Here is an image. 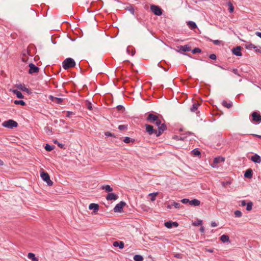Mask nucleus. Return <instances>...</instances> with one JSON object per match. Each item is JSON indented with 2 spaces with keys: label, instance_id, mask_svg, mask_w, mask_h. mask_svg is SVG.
<instances>
[{
  "label": "nucleus",
  "instance_id": "1",
  "mask_svg": "<svg viewBox=\"0 0 261 261\" xmlns=\"http://www.w3.org/2000/svg\"><path fill=\"white\" fill-rule=\"evenodd\" d=\"M35 49L33 45H29L27 49H23L21 54L22 62L29 63L32 62V58L35 54Z\"/></svg>",
  "mask_w": 261,
  "mask_h": 261
},
{
  "label": "nucleus",
  "instance_id": "2",
  "mask_svg": "<svg viewBox=\"0 0 261 261\" xmlns=\"http://www.w3.org/2000/svg\"><path fill=\"white\" fill-rule=\"evenodd\" d=\"M145 126L146 128V132L149 135L154 134L156 136V137L160 136L166 129L165 125L163 123H162L160 126L158 127V130H156L154 129H153V127L149 124H145Z\"/></svg>",
  "mask_w": 261,
  "mask_h": 261
},
{
  "label": "nucleus",
  "instance_id": "3",
  "mask_svg": "<svg viewBox=\"0 0 261 261\" xmlns=\"http://www.w3.org/2000/svg\"><path fill=\"white\" fill-rule=\"evenodd\" d=\"M146 119L151 123H155L158 127L160 126L162 124L161 121L159 119L158 116L153 114H149Z\"/></svg>",
  "mask_w": 261,
  "mask_h": 261
},
{
  "label": "nucleus",
  "instance_id": "4",
  "mask_svg": "<svg viewBox=\"0 0 261 261\" xmlns=\"http://www.w3.org/2000/svg\"><path fill=\"white\" fill-rule=\"evenodd\" d=\"M75 62L72 58H68L66 59L62 63V66L64 69H68L74 67Z\"/></svg>",
  "mask_w": 261,
  "mask_h": 261
},
{
  "label": "nucleus",
  "instance_id": "5",
  "mask_svg": "<svg viewBox=\"0 0 261 261\" xmlns=\"http://www.w3.org/2000/svg\"><path fill=\"white\" fill-rule=\"evenodd\" d=\"M2 125L4 127H7L8 128H12L13 127H17L18 125V124H17V122H16L15 121L10 119V120H8L7 121H4Z\"/></svg>",
  "mask_w": 261,
  "mask_h": 261
},
{
  "label": "nucleus",
  "instance_id": "6",
  "mask_svg": "<svg viewBox=\"0 0 261 261\" xmlns=\"http://www.w3.org/2000/svg\"><path fill=\"white\" fill-rule=\"evenodd\" d=\"M150 9L151 11L156 15L160 16L162 14L161 9L157 6L152 5L150 7Z\"/></svg>",
  "mask_w": 261,
  "mask_h": 261
},
{
  "label": "nucleus",
  "instance_id": "7",
  "mask_svg": "<svg viewBox=\"0 0 261 261\" xmlns=\"http://www.w3.org/2000/svg\"><path fill=\"white\" fill-rule=\"evenodd\" d=\"M29 66L30 67L29 73L32 74L34 73H37L39 71V68L33 64L32 62L29 63Z\"/></svg>",
  "mask_w": 261,
  "mask_h": 261
},
{
  "label": "nucleus",
  "instance_id": "8",
  "mask_svg": "<svg viewBox=\"0 0 261 261\" xmlns=\"http://www.w3.org/2000/svg\"><path fill=\"white\" fill-rule=\"evenodd\" d=\"M252 117V121L257 123L261 122V116L257 112H254L251 114Z\"/></svg>",
  "mask_w": 261,
  "mask_h": 261
},
{
  "label": "nucleus",
  "instance_id": "9",
  "mask_svg": "<svg viewBox=\"0 0 261 261\" xmlns=\"http://www.w3.org/2000/svg\"><path fill=\"white\" fill-rule=\"evenodd\" d=\"M125 205V203L123 201H121L120 203H118L114 208V211L115 212H121L122 208Z\"/></svg>",
  "mask_w": 261,
  "mask_h": 261
},
{
  "label": "nucleus",
  "instance_id": "10",
  "mask_svg": "<svg viewBox=\"0 0 261 261\" xmlns=\"http://www.w3.org/2000/svg\"><path fill=\"white\" fill-rule=\"evenodd\" d=\"M40 176L43 180L45 181L46 183L49 185V174L47 173L42 171L40 173Z\"/></svg>",
  "mask_w": 261,
  "mask_h": 261
},
{
  "label": "nucleus",
  "instance_id": "11",
  "mask_svg": "<svg viewBox=\"0 0 261 261\" xmlns=\"http://www.w3.org/2000/svg\"><path fill=\"white\" fill-rule=\"evenodd\" d=\"M89 208L90 210H93V213H96L99 210V205L95 203H91L89 205Z\"/></svg>",
  "mask_w": 261,
  "mask_h": 261
},
{
  "label": "nucleus",
  "instance_id": "12",
  "mask_svg": "<svg viewBox=\"0 0 261 261\" xmlns=\"http://www.w3.org/2000/svg\"><path fill=\"white\" fill-rule=\"evenodd\" d=\"M251 160L254 163L258 164L261 163V158L257 154H255V155L252 156L251 158Z\"/></svg>",
  "mask_w": 261,
  "mask_h": 261
},
{
  "label": "nucleus",
  "instance_id": "13",
  "mask_svg": "<svg viewBox=\"0 0 261 261\" xmlns=\"http://www.w3.org/2000/svg\"><path fill=\"white\" fill-rule=\"evenodd\" d=\"M241 47L240 46H237V47L233 48L232 51L234 55L237 56H241L242 53L241 51Z\"/></svg>",
  "mask_w": 261,
  "mask_h": 261
},
{
  "label": "nucleus",
  "instance_id": "14",
  "mask_svg": "<svg viewBox=\"0 0 261 261\" xmlns=\"http://www.w3.org/2000/svg\"><path fill=\"white\" fill-rule=\"evenodd\" d=\"M108 200H116L118 198V196L113 193H109L106 197Z\"/></svg>",
  "mask_w": 261,
  "mask_h": 261
},
{
  "label": "nucleus",
  "instance_id": "15",
  "mask_svg": "<svg viewBox=\"0 0 261 261\" xmlns=\"http://www.w3.org/2000/svg\"><path fill=\"white\" fill-rule=\"evenodd\" d=\"M50 100H51L52 101H53L56 103H58V104L61 103L63 100V99L62 98L54 97L53 96H50Z\"/></svg>",
  "mask_w": 261,
  "mask_h": 261
},
{
  "label": "nucleus",
  "instance_id": "16",
  "mask_svg": "<svg viewBox=\"0 0 261 261\" xmlns=\"http://www.w3.org/2000/svg\"><path fill=\"white\" fill-rule=\"evenodd\" d=\"M244 176L246 178H251L252 176V170L251 169L247 170L244 174Z\"/></svg>",
  "mask_w": 261,
  "mask_h": 261
},
{
  "label": "nucleus",
  "instance_id": "17",
  "mask_svg": "<svg viewBox=\"0 0 261 261\" xmlns=\"http://www.w3.org/2000/svg\"><path fill=\"white\" fill-rule=\"evenodd\" d=\"M113 246L114 247H119L120 249L124 248V243L122 242L115 241L113 243Z\"/></svg>",
  "mask_w": 261,
  "mask_h": 261
},
{
  "label": "nucleus",
  "instance_id": "18",
  "mask_svg": "<svg viewBox=\"0 0 261 261\" xmlns=\"http://www.w3.org/2000/svg\"><path fill=\"white\" fill-rule=\"evenodd\" d=\"M17 87L19 89L22 90V91H25V92L29 93V90L25 87V86L24 85H22V84L17 85Z\"/></svg>",
  "mask_w": 261,
  "mask_h": 261
},
{
  "label": "nucleus",
  "instance_id": "19",
  "mask_svg": "<svg viewBox=\"0 0 261 261\" xmlns=\"http://www.w3.org/2000/svg\"><path fill=\"white\" fill-rule=\"evenodd\" d=\"M28 257L31 259L32 261H39L38 258L35 256L34 253H29L28 254Z\"/></svg>",
  "mask_w": 261,
  "mask_h": 261
},
{
  "label": "nucleus",
  "instance_id": "20",
  "mask_svg": "<svg viewBox=\"0 0 261 261\" xmlns=\"http://www.w3.org/2000/svg\"><path fill=\"white\" fill-rule=\"evenodd\" d=\"M220 239L223 243L228 242L229 241V237L225 234H223L221 236L220 238Z\"/></svg>",
  "mask_w": 261,
  "mask_h": 261
},
{
  "label": "nucleus",
  "instance_id": "21",
  "mask_svg": "<svg viewBox=\"0 0 261 261\" xmlns=\"http://www.w3.org/2000/svg\"><path fill=\"white\" fill-rule=\"evenodd\" d=\"M179 49L180 50L183 51H188L191 50V47L188 45L180 46L179 47Z\"/></svg>",
  "mask_w": 261,
  "mask_h": 261
},
{
  "label": "nucleus",
  "instance_id": "22",
  "mask_svg": "<svg viewBox=\"0 0 261 261\" xmlns=\"http://www.w3.org/2000/svg\"><path fill=\"white\" fill-rule=\"evenodd\" d=\"M224 161V158L222 157H217L215 158L214 160V164H218L221 162H223Z\"/></svg>",
  "mask_w": 261,
  "mask_h": 261
},
{
  "label": "nucleus",
  "instance_id": "23",
  "mask_svg": "<svg viewBox=\"0 0 261 261\" xmlns=\"http://www.w3.org/2000/svg\"><path fill=\"white\" fill-rule=\"evenodd\" d=\"M200 201L197 199H193L189 201L190 205L198 206L200 204Z\"/></svg>",
  "mask_w": 261,
  "mask_h": 261
},
{
  "label": "nucleus",
  "instance_id": "24",
  "mask_svg": "<svg viewBox=\"0 0 261 261\" xmlns=\"http://www.w3.org/2000/svg\"><path fill=\"white\" fill-rule=\"evenodd\" d=\"M187 24L189 26V27L191 29H195L197 28L196 23L193 21H188L187 22Z\"/></svg>",
  "mask_w": 261,
  "mask_h": 261
},
{
  "label": "nucleus",
  "instance_id": "25",
  "mask_svg": "<svg viewBox=\"0 0 261 261\" xmlns=\"http://www.w3.org/2000/svg\"><path fill=\"white\" fill-rule=\"evenodd\" d=\"M13 93L15 94H16L17 98H23V95H22L21 92L18 91L17 90H14Z\"/></svg>",
  "mask_w": 261,
  "mask_h": 261
},
{
  "label": "nucleus",
  "instance_id": "26",
  "mask_svg": "<svg viewBox=\"0 0 261 261\" xmlns=\"http://www.w3.org/2000/svg\"><path fill=\"white\" fill-rule=\"evenodd\" d=\"M158 192L150 193L149 196L150 197V200L151 201H154L155 200L156 196L158 195Z\"/></svg>",
  "mask_w": 261,
  "mask_h": 261
},
{
  "label": "nucleus",
  "instance_id": "27",
  "mask_svg": "<svg viewBox=\"0 0 261 261\" xmlns=\"http://www.w3.org/2000/svg\"><path fill=\"white\" fill-rule=\"evenodd\" d=\"M199 106V105L197 102L193 103L192 107L191 108V111L195 112L197 110Z\"/></svg>",
  "mask_w": 261,
  "mask_h": 261
},
{
  "label": "nucleus",
  "instance_id": "28",
  "mask_svg": "<svg viewBox=\"0 0 261 261\" xmlns=\"http://www.w3.org/2000/svg\"><path fill=\"white\" fill-rule=\"evenodd\" d=\"M227 5L228 6V9H229V12L232 13L234 11V7L233 6L232 4L230 2H229L227 3Z\"/></svg>",
  "mask_w": 261,
  "mask_h": 261
},
{
  "label": "nucleus",
  "instance_id": "29",
  "mask_svg": "<svg viewBox=\"0 0 261 261\" xmlns=\"http://www.w3.org/2000/svg\"><path fill=\"white\" fill-rule=\"evenodd\" d=\"M134 259L135 261H142L143 260V257L140 255H135L134 256Z\"/></svg>",
  "mask_w": 261,
  "mask_h": 261
},
{
  "label": "nucleus",
  "instance_id": "30",
  "mask_svg": "<svg viewBox=\"0 0 261 261\" xmlns=\"http://www.w3.org/2000/svg\"><path fill=\"white\" fill-rule=\"evenodd\" d=\"M222 105L227 108H230L232 106V103H227L226 101H222Z\"/></svg>",
  "mask_w": 261,
  "mask_h": 261
},
{
  "label": "nucleus",
  "instance_id": "31",
  "mask_svg": "<svg viewBox=\"0 0 261 261\" xmlns=\"http://www.w3.org/2000/svg\"><path fill=\"white\" fill-rule=\"evenodd\" d=\"M14 103L15 105H20L21 106H24L25 105V102L23 100H15L14 101Z\"/></svg>",
  "mask_w": 261,
  "mask_h": 261
},
{
  "label": "nucleus",
  "instance_id": "32",
  "mask_svg": "<svg viewBox=\"0 0 261 261\" xmlns=\"http://www.w3.org/2000/svg\"><path fill=\"white\" fill-rule=\"evenodd\" d=\"M124 142L125 143H129L130 142H134V140L130 138L129 137H125L124 139L123 140Z\"/></svg>",
  "mask_w": 261,
  "mask_h": 261
},
{
  "label": "nucleus",
  "instance_id": "33",
  "mask_svg": "<svg viewBox=\"0 0 261 261\" xmlns=\"http://www.w3.org/2000/svg\"><path fill=\"white\" fill-rule=\"evenodd\" d=\"M202 223V220H201L200 219H198L193 223V225L194 226H199V225H201Z\"/></svg>",
  "mask_w": 261,
  "mask_h": 261
},
{
  "label": "nucleus",
  "instance_id": "34",
  "mask_svg": "<svg viewBox=\"0 0 261 261\" xmlns=\"http://www.w3.org/2000/svg\"><path fill=\"white\" fill-rule=\"evenodd\" d=\"M102 189H105L107 192H111L113 191V189L109 185L103 186Z\"/></svg>",
  "mask_w": 261,
  "mask_h": 261
},
{
  "label": "nucleus",
  "instance_id": "35",
  "mask_svg": "<svg viewBox=\"0 0 261 261\" xmlns=\"http://www.w3.org/2000/svg\"><path fill=\"white\" fill-rule=\"evenodd\" d=\"M252 205L253 204L251 202H249L247 204L246 210L248 211H251L252 208Z\"/></svg>",
  "mask_w": 261,
  "mask_h": 261
},
{
  "label": "nucleus",
  "instance_id": "36",
  "mask_svg": "<svg viewBox=\"0 0 261 261\" xmlns=\"http://www.w3.org/2000/svg\"><path fill=\"white\" fill-rule=\"evenodd\" d=\"M234 215L236 217H241L242 216V213L240 211L237 210L234 213Z\"/></svg>",
  "mask_w": 261,
  "mask_h": 261
},
{
  "label": "nucleus",
  "instance_id": "37",
  "mask_svg": "<svg viewBox=\"0 0 261 261\" xmlns=\"http://www.w3.org/2000/svg\"><path fill=\"white\" fill-rule=\"evenodd\" d=\"M53 142L55 144H57L60 148H63L64 145L63 144L60 143L57 140L54 139Z\"/></svg>",
  "mask_w": 261,
  "mask_h": 261
},
{
  "label": "nucleus",
  "instance_id": "38",
  "mask_svg": "<svg viewBox=\"0 0 261 261\" xmlns=\"http://www.w3.org/2000/svg\"><path fill=\"white\" fill-rule=\"evenodd\" d=\"M192 154L194 155H199L200 154V151L197 149H194L192 151Z\"/></svg>",
  "mask_w": 261,
  "mask_h": 261
},
{
  "label": "nucleus",
  "instance_id": "39",
  "mask_svg": "<svg viewBox=\"0 0 261 261\" xmlns=\"http://www.w3.org/2000/svg\"><path fill=\"white\" fill-rule=\"evenodd\" d=\"M164 224L165 226L168 228H170L172 227V222L171 221L165 222Z\"/></svg>",
  "mask_w": 261,
  "mask_h": 261
},
{
  "label": "nucleus",
  "instance_id": "40",
  "mask_svg": "<svg viewBox=\"0 0 261 261\" xmlns=\"http://www.w3.org/2000/svg\"><path fill=\"white\" fill-rule=\"evenodd\" d=\"M201 51V49L199 48H195L192 50L193 54L199 53Z\"/></svg>",
  "mask_w": 261,
  "mask_h": 261
},
{
  "label": "nucleus",
  "instance_id": "41",
  "mask_svg": "<svg viewBox=\"0 0 261 261\" xmlns=\"http://www.w3.org/2000/svg\"><path fill=\"white\" fill-rule=\"evenodd\" d=\"M56 39V38L55 37H54L53 36H51V41L54 44H56L59 42V39H58L57 40Z\"/></svg>",
  "mask_w": 261,
  "mask_h": 261
},
{
  "label": "nucleus",
  "instance_id": "42",
  "mask_svg": "<svg viewBox=\"0 0 261 261\" xmlns=\"http://www.w3.org/2000/svg\"><path fill=\"white\" fill-rule=\"evenodd\" d=\"M126 126H127L125 125H120L119 126L118 128L120 130H122L125 129L126 128Z\"/></svg>",
  "mask_w": 261,
  "mask_h": 261
},
{
  "label": "nucleus",
  "instance_id": "43",
  "mask_svg": "<svg viewBox=\"0 0 261 261\" xmlns=\"http://www.w3.org/2000/svg\"><path fill=\"white\" fill-rule=\"evenodd\" d=\"M173 205L176 208H179L180 206V204L179 203L175 202H173Z\"/></svg>",
  "mask_w": 261,
  "mask_h": 261
},
{
  "label": "nucleus",
  "instance_id": "44",
  "mask_svg": "<svg viewBox=\"0 0 261 261\" xmlns=\"http://www.w3.org/2000/svg\"><path fill=\"white\" fill-rule=\"evenodd\" d=\"M74 114V113L72 112H67L66 113V116L67 117H71L72 115H73Z\"/></svg>",
  "mask_w": 261,
  "mask_h": 261
},
{
  "label": "nucleus",
  "instance_id": "45",
  "mask_svg": "<svg viewBox=\"0 0 261 261\" xmlns=\"http://www.w3.org/2000/svg\"><path fill=\"white\" fill-rule=\"evenodd\" d=\"M210 58L212 60H216V56L215 54H211L210 55Z\"/></svg>",
  "mask_w": 261,
  "mask_h": 261
},
{
  "label": "nucleus",
  "instance_id": "46",
  "mask_svg": "<svg viewBox=\"0 0 261 261\" xmlns=\"http://www.w3.org/2000/svg\"><path fill=\"white\" fill-rule=\"evenodd\" d=\"M181 202L183 203H187L188 202H189L190 200L188 199H183L181 200Z\"/></svg>",
  "mask_w": 261,
  "mask_h": 261
},
{
  "label": "nucleus",
  "instance_id": "47",
  "mask_svg": "<svg viewBox=\"0 0 261 261\" xmlns=\"http://www.w3.org/2000/svg\"><path fill=\"white\" fill-rule=\"evenodd\" d=\"M246 47L255 48L256 46L254 44L250 43Z\"/></svg>",
  "mask_w": 261,
  "mask_h": 261
},
{
  "label": "nucleus",
  "instance_id": "48",
  "mask_svg": "<svg viewBox=\"0 0 261 261\" xmlns=\"http://www.w3.org/2000/svg\"><path fill=\"white\" fill-rule=\"evenodd\" d=\"M212 41L216 45H219L220 43V41L218 40H212Z\"/></svg>",
  "mask_w": 261,
  "mask_h": 261
},
{
  "label": "nucleus",
  "instance_id": "49",
  "mask_svg": "<svg viewBox=\"0 0 261 261\" xmlns=\"http://www.w3.org/2000/svg\"><path fill=\"white\" fill-rule=\"evenodd\" d=\"M232 71H233V72L235 74L238 75H239V71H238V69H233L232 70Z\"/></svg>",
  "mask_w": 261,
  "mask_h": 261
},
{
  "label": "nucleus",
  "instance_id": "50",
  "mask_svg": "<svg viewBox=\"0 0 261 261\" xmlns=\"http://www.w3.org/2000/svg\"><path fill=\"white\" fill-rule=\"evenodd\" d=\"M172 225L176 227L178 226V224L176 222H172Z\"/></svg>",
  "mask_w": 261,
  "mask_h": 261
},
{
  "label": "nucleus",
  "instance_id": "51",
  "mask_svg": "<svg viewBox=\"0 0 261 261\" xmlns=\"http://www.w3.org/2000/svg\"><path fill=\"white\" fill-rule=\"evenodd\" d=\"M211 226L213 227H216L217 226V223L215 222H212Z\"/></svg>",
  "mask_w": 261,
  "mask_h": 261
},
{
  "label": "nucleus",
  "instance_id": "52",
  "mask_svg": "<svg viewBox=\"0 0 261 261\" xmlns=\"http://www.w3.org/2000/svg\"><path fill=\"white\" fill-rule=\"evenodd\" d=\"M200 231L201 233H204V227L202 226H201L200 228Z\"/></svg>",
  "mask_w": 261,
  "mask_h": 261
},
{
  "label": "nucleus",
  "instance_id": "53",
  "mask_svg": "<svg viewBox=\"0 0 261 261\" xmlns=\"http://www.w3.org/2000/svg\"><path fill=\"white\" fill-rule=\"evenodd\" d=\"M255 35L261 38V33L260 32H256L255 33Z\"/></svg>",
  "mask_w": 261,
  "mask_h": 261
},
{
  "label": "nucleus",
  "instance_id": "54",
  "mask_svg": "<svg viewBox=\"0 0 261 261\" xmlns=\"http://www.w3.org/2000/svg\"><path fill=\"white\" fill-rule=\"evenodd\" d=\"M88 109L90 110H92V106L91 103H88L87 106Z\"/></svg>",
  "mask_w": 261,
  "mask_h": 261
},
{
  "label": "nucleus",
  "instance_id": "55",
  "mask_svg": "<svg viewBox=\"0 0 261 261\" xmlns=\"http://www.w3.org/2000/svg\"><path fill=\"white\" fill-rule=\"evenodd\" d=\"M45 149L46 151H49V144H46L45 146Z\"/></svg>",
  "mask_w": 261,
  "mask_h": 261
},
{
  "label": "nucleus",
  "instance_id": "56",
  "mask_svg": "<svg viewBox=\"0 0 261 261\" xmlns=\"http://www.w3.org/2000/svg\"><path fill=\"white\" fill-rule=\"evenodd\" d=\"M241 205L242 206H245L246 205V202L245 200H243L241 201Z\"/></svg>",
  "mask_w": 261,
  "mask_h": 261
},
{
  "label": "nucleus",
  "instance_id": "57",
  "mask_svg": "<svg viewBox=\"0 0 261 261\" xmlns=\"http://www.w3.org/2000/svg\"><path fill=\"white\" fill-rule=\"evenodd\" d=\"M206 251H207V252H211V253L213 252V249H206Z\"/></svg>",
  "mask_w": 261,
  "mask_h": 261
},
{
  "label": "nucleus",
  "instance_id": "58",
  "mask_svg": "<svg viewBox=\"0 0 261 261\" xmlns=\"http://www.w3.org/2000/svg\"><path fill=\"white\" fill-rule=\"evenodd\" d=\"M54 149V146H52L50 145V151Z\"/></svg>",
  "mask_w": 261,
  "mask_h": 261
},
{
  "label": "nucleus",
  "instance_id": "59",
  "mask_svg": "<svg viewBox=\"0 0 261 261\" xmlns=\"http://www.w3.org/2000/svg\"><path fill=\"white\" fill-rule=\"evenodd\" d=\"M255 136L259 138H260L261 139V136L260 135H254Z\"/></svg>",
  "mask_w": 261,
  "mask_h": 261
},
{
  "label": "nucleus",
  "instance_id": "60",
  "mask_svg": "<svg viewBox=\"0 0 261 261\" xmlns=\"http://www.w3.org/2000/svg\"><path fill=\"white\" fill-rule=\"evenodd\" d=\"M118 110H120L121 109H122V107L121 106H119L117 107Z\"/></svg>",
  "mask_w": 261,
  "mask_h": 261
},
{
  "label": "nucleus",
  "instance_id": "61",
  "mask_svg": "<svg viewBox=\"0 0 261 261\" xmlns=\"http://www.w3.org/2000/svg\"><path fill=\"white\" fill-rule=\"evenodd\" d=\"M3 165V162L1 160H0V166H2Z\"/></svg>",
  "mask_w": 261,
  "mask_h": 261
},
{
  "label": "nucleus",
  "instance_id": "62",
  "mask_svg": "<svg viewBox=\"0 0 261 261\" xmlns=\"http://www.w3.org/2000/svg\"><path fill=\"white\" fill-rule=\"evenodd\" d=\"M106 135L107 136H110V135H111V134H110V133H109V132H107V133H106Z\"/></svg>",
  "mask_w": 261,
  "mask_h": 261
},
{
  "label": "nucleus",
  "instance_id": "63",
  "mask_svg": "<svg viewBox=\"0 0 261 261\" xmlns=\"http://www.w3.org/2000/svg\"><path fill=\"white\" fill-rule=\"evenodd\" d=\"M52 83L55 85V87H57V86L56 85L54 81L52 82Z\"/></svg>",
  "mask_w": 261,
  "mask_h": 261
},
{
  "label": "nucleus",
  "instance_id": "64",
  "mask_svg": "<svg viewBox=\"0 0 261 261\" xmlns=\"http://www.w3.org/2000/svg\"><path fill=\"white\" fill-rule=\"evenodd\" d=\"M167 208H169V209H171V206L170 205H168L167 206Z\"/></svg>",
  "mask_w": 261,
  "mask_h": 261
}]
</instances>
